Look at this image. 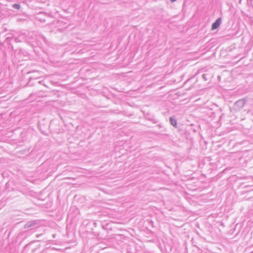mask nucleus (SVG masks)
<instances>
[{"label":"nucleus","instance_id":"f257e3e1","mask_svg":"<svg viewBox=\"0 0 253 253\" xmlns=\"http://www.w3.org/2000/svg\"><path fill=\"white\" fill-rule=\"evenodd\" d=\"M30 33L28 32L26 33H19L17 37H13L12 38H7L5 41V42L8 43L10 42H28V35Z\"/></svg>","mask_w":253,"mask_h":253},{"label":"nucleus","instance_id":"f03ea898","mask_svg":"<svg viewBox=\"0 0 253 253\" xmlns=\"http://www.w3.org/2000/svg\"><path fill=\"white\" fill-rule=\"evenodd\" d=\"M221 23V18H217L216 21L212 23L211 25V30H214L216 29H217Z\"/></svg>","mask_w":253,"mask_h":253},{"label":"nucleus","instance_id":"7ed1b4c3","mask_svg":"<svg viewBox=\"0 0 253 253\" xmlns=\"http://www.w3.org/2000/svg\"><path fill=\"white\" fill-rule=\"evenodd\" d=\"M170 124H172V126H176V121L175 120V119L170 118Z\"/></svg>","mask_w":253,"mask_h":253},{"label":"nucleus","instance_id":"20e7f679","mask_svg":"<svg viewBox=\"0 0 253 253\" xmlns=\"http://www.w3.org/2000/svg\"><path fill=\"white\" fill-rule=\"evenodd\" d=\"M12 7L16 9H19L21 7V6L19 4L15 3L12 5Z\"/></svg>","mask_w":253,"mask_h":253},{"label":"nucleus","instance_id":"39448f33","mask_svg":"<svg viewBox=\"0 0 253 253\" xmlns=\"http://www.w3.org/2000/svg\"><path fill=\"white\" fill-rule=\"evenodd\" d=\"M176 0H170V1L173 2L174 1H175Z\"/></svg>","mask_w":253,"mask_h":253}]
</instances>
